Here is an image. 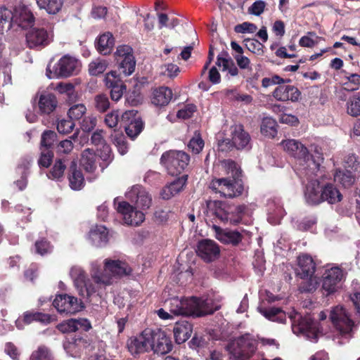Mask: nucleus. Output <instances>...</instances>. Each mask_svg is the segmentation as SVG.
Wrapping results in <instances>:
<instances>
[{
	"mask_svg": "<svg viewBox=\"0 0 360 360\" xmlns=\"http://www.w3.org/2000/svg\"><path fill=\"white\" fill-rule=\"evenodd\" d=\"M347 112L348 115L357 117L360 115V96H353L347 102Z\"/></svg>",
	"mask_w": 360,
	"mask_h": 360,
	"instance_id": "nucleus-54",
	"label": "nucleus"
},
{
	"mask_svg": "<svg viewBox=\"0 0 360 360\" xmlns=\"http://www.w3.org/2000/svg\"><path fill=\"white\" fill-rule=\"evenodd\" d=\"M245 47L252 53L262 55L264 45L257 39H248L244 41Z\"/></svg>",
	"mask_w": 360,
	"mask_h": 360,
	"instance_id": "nucleus-59",
	"label": "nucleus"
},
{
	"mask_svg": "<svg viewBox=\"0 0 360 360\" xmlns=\"http://www.w3.org/2000/svg\"><path fill=\"white\" fill-rule=\"evenodd\" d=\"M96 155L92 149H85L81 155L80 164L87 172H94L96 169Z\"/></svg>",
	"mask_w": 360,
	"mask_h": 360,
	"instance_id": "nucleus-37",
	"label": "nucleus"
},
{
	"mask_svg": "<svg viewBox=\"0 0 360 360\" xmlns=\"http://www.w3.org/2000/svg\"><path fill=\"white\" fill-rule=\"evenodd\" d=\"M345 79L347 82L343 83L344 89L347 91H354L360 87V75L356 73H349L343 70Z\"/></svg>",
	"mask_w": 360,
	"mask_h": 360,
	"instance_id": "nucleus-43",
	"label": "nucleus"
},
{
	"mask_svg": "<svg viewBox=\"0 0 360 360\" xmlns=\"http://www.w3.org/2000/svg\"><path fill=\"white\" fill-rule=\"evenodd\" d=\"M52 250L53 246L51 243L44 238L37 240L34 243V252L41 256L50 254Z\"/></svg>",
	"mask_w": 360,
	"mask_h": 360,
	"instance_id": "nucleus-51",
	"label": "nucleus"
},
{
	"mask_svg": "<svg viewBox=\"0 0 360 360\" xmlns=\"http://www.w3.org/2000/svg\"><path fill=\"white\" fill-rule=\"evenodd\" d=\"M330 319L342 337L347 338L353 337L354 322L344 307L338 305L333 307L330 311Z\"/></svg>",
	"mask_w": 360,
	"mask_h": 360,
	"instance_id": "nucleus-8",
	"label": "nucleus"
},
{
	"mask_svg": "<svg viewBox=\"0 0 360 360\" xmlns=\"http://www.w3.org/2000/svg\"><path fill=\"white\" fill-rule=\"evenodd\" d=\"M193 325L187 321H177L173 328L174 337L176 344L185 342L191 335Z\"/></svg>",
	"mask_w": 360,
	"mask_h": 360,
	"instance_id": "nucleus-26",
	"label": "nucleus"
},
{
	"mask_svg": "<svg viewBox=\"0 0 360 360\" xmlns=\"http://www.w3.org/2000/svg\"><path fill=\"white\" fill-rule=\"evenodd\" d=\"M115 46V38L112 33L108 32L101 34L95 41L98 52L103 56L109 55Z\"/></svg>",
	"mask_w": 360,
	"mask_h": 360,
	"instance_id": "nucleus-28",
	"label": "nucleus"
},
{
	"mask_svg": "<svg viewBox=\"0 0 360 360\" xmlns=\"http://www.w3.org/2000/svg\"><path fill=\"white\" fill-rule=\"evenodd\" d=\"M66 167L65 160L60 158H57L47 174L48 178L52 180L60 181L63 177Z\"/></svg>",
	"mask_w": 360,
	"mask_h": 360,
	"instance_id": "nucleus-39",
	"label": "nucleus"
},
{
	"mask_svg": "<svg viewBox=\"0 0 360 360\" xmlns=\"http://www.w3.org/2000/svg\"><path fill=\"white\" fill-rule=\"evenodd\" d=\"M215 238L221 243L237 246L243 239V236L238 231L222 229L217 225L212 226Z\"/></svg>",
	"mask_w": 360,
	"mask_h": 360,
	"instance_id": "nucleus-19",
	"label": "nucleus"
},
{
	"mask_svg": "<svg viewBox=\"0 0 360 360\" xmlns=\"http://www.w3.org/2000/svg\"><path fill=\"white\" fill-rule=\"evenodd\" d=\"M317 223V217L314 215L304 217L297 224V229L302 231H307L311 229Z\"/></svg>",
	"mask_w": 360,
	"mask_h": 360,
	"instance_id": "nucleus-60",
	"label": "nucleus"
},
{
	"mask_svg": "<svg viewBox=\"0 0 360 360\" xmlns=\"http://www.w3.org/2000/svg\"><path fill=\"white\" fill-rule=\"evenodd\" d=\"M79 130L77 131L70 136V139H65L58 144L56 153L58 155L62 154H69L73 150L74 145L72 143V140H76L78 137Z\"/></svg>",
	"mask_w": 360,
	"mask_h": 360,
	"instance_id": "nucleus-45",
	"label": "nucleus"
},
{
	"mask_svg": "<svg viewBox=\"0 0 360 360\" xmlns=\"http://www.w3.org/2000/svg\"><path fill=\"white\" fill-rule=\"evenodd\" d=\"M150 338L145 335V330L136 337H131L127 341V348L133 356L147 352L150 350Z\"/></svg>",
	"mask_w": 360,
	"mask_h": 360,
	"instance_id": "nucleus-20",
	"label": "nucleus"
},
{
	"mask_svg": "<svg viewBox=\"0 0 360 360\" xmlns=\"http://www.w3.org/2000/svg\"><path fill=\"white\" fill-rule=\"evenodd\" d=\"M160 161L169 175L177 176L188 165L190 156L182 150H169L162 154Z\"/></svg>",
	"mask_w": 360,
	"mask_h": 360,
	"instance_id": "nucleus-5",
	"label": "nucleus"
},
{
	"mask_svg": "<svg viewBox=\"0 0 360 360\" xmlns=\"http://www.w3.org/2000/svg\"><path fill=\"white\" fill-rule=\"evenodd\" d=\"M335 181L340 183L343 187L349 188L355 182V175L352 170L338 169L334 175Z\"/></svg>",
	"mask_w": 360,
	"mask_h": 360,
	"instance_id": "nucleus-38",
	"label": "nucleus"
},
{
	"mask_svg": "<svg viewBox=\"0 0 360 360\" xmlns=\"http://www.w3.org/2000/svg\"><path fill=\"white\" fill-rule=\"evenodd\" d=\"M195 111L196 106L194 104H188L183 109L178 110L176 116L178 118L187 120L191 118Z\"/></svg>",
	"mask_w": 360,
	"mask_h": 360,
	"instance_id": "nucleus-64",
	"label": "nucleus"
},
{
	"mask_svg": "<svg viewBox=\"0 0 360 360\" xmlns=\"http://www.w3.org/2000/svg\"><path fill=\"white\" fill-rule=\"evenodd\" d=\"M41 150V155L38 160V164L40 167L48 168L53 162V151L52 150Z\"/></svg>",
	"mask_w": 360,
	"mask_h": 360,
	"instance_id": "nucleus-57",
	"label": "nucleus"
},
{
	"mask_svg": "<svg viewBox=\"0 0 360 360\" xmlns=\"http://www.w3.org/2000/svg\"><path fill=\"white\" fill-rule=\"evenodd\" d=\"M114 57L120 74L129 76L134 72L136 60L133 54V49L130 46H118L114 53Z\"/></svg>",
	"mask_w": 360,
	"mask_h": 360,
	"instance_id": "nucleus-11",
	"label": "nucleus"
},
{
	"mask_svg": "<svg viewBox=\"0 0 360 360\" xmlns=\"http://www.w3.org/2000/svg\"><path fill=\"white\" fill-rule=\"evenodd\" d=\"M118 110H113L110 112H108L105 117L104 122L109 128L115 129L118 124Z\"/></svg>",
	"mask_w": 360,
	"mask_h": 360,
	"instance_id": "nucleus-63",
	"label": "nucleus"
},
{
	"mask_svg": "<svg viewBox=\"0 0 360 360\" xmlns=\"http://www.w3.org/2000/svg\"><path fill=\"white\" fill-rule=\"evenodd\" d=\"M35 18L32 11L26 6L20 8L18 14L14 15L13 22L22 29L31 27L34 22Z\"/></svg>",
	"mask_w": 360,
	"mask_h": 360,
	"instance_id": "nucleus-32",
	"label": "nucleus"
},
{
	"mask_svg": "<svg viewBox=\"0 0 360 360\" xmlns=\"http://www.w3.org/2000/svg\"><path fill=\"white\" fill-rule=\"evenodd\" d=\"M222 167L227 176L214 179L210 184L211 188L226 198H231L242 195L244 190L241 179L242 170L238 164L233 160H228L223 162Z\"/></svg>",
	"mask_w": 360,
	"mask_h": 360,
	"instance_id": "nucleus-2",
	"label": "nucleus"
},
{
	"mask_svg": "<svg viewBox=\"0 0 360 360\" xmlns=\"http://www.w3.org/2000/svg\"><path fill=\"white\" fill-rule=\"evenodd\" d=\"M142 95L135 90L126 95V103L131 106H137L142 103Z\"/></svg>",
	"mask_w": 360,
	"mask_h": 360,
	"instance_id": "nucleus-62",
	"label": "nucleus"
},
{
	"mask_svg": "<svg viewBox=\"0 0 360 360\" xmlns=\"http://www.w3.org/2000/svg\"><path fill=\"white\" fill-rule=\"evenodd\" d=\"M232 144L237 150H250L251 148V137L242 124L231 127Z\"/></svg>",
	"mask_w": 360,
	"mask_h": 360,
	"instance_id": "nucleus-18",
	"label": "nucleus"
},
{
	"mask_svg": "<svg viewBox=\"0 0 360 360\" xmlns=\"http://www.w3.org/2000/svg\"><path fill=\"white\" fill-rule=\"evenodd\" d=\"M272 96L279 101L296 102L300 99L301 92L292 85H279L274 89Z\"/></svg>",
	"mask_w": 360,
	"mask_h": 360,
	"instance_id": "nucleus-21",
	"label": "nucleus"
},
{
	"mask_svg": "<svg viewBox=\"0 0 360 360\" xmlns=\"http://www.w3.org/2000/svg\"><path fill=\"white\" fill-rule=\"evenodd\" d=\"M345 279L343 270L338 266H333L325 270L321 279V291L323 295L329 296L336 292L342 287Z\"/></svg>",
	"mask_w": 360,
	"mask_h": 360,
	"instance_id": "nucleus-9",
	"label": "nucleus"
},
{
	"mask_svg": "<svg viewBox=\"0 0 360 360\" xmlns=\"http://www.w3.org/2000/svg\"><path fill=\"white\" fill-rule=\"evenodd\" d=\"M136 111L128 110L122 115V121L129 122L124 127V131L131 140H134L144 129L145 124L140 117H134Z\"/></svg>",
	"mask_w": 360,
	"mask_h": 360,
	"instance_id": "nucleus-16",
	"label": "nucleus"
},
{
	"mask_svg": "<svg viewBox=\"0 0 360 360\" xmlns=\"http://www.w3.org/2000/svg\"><path fill=\"white\" fill-rule=\"evenodd\" d=\"M57 134L52 130H45L41 136L40 149L52 150L57 140Z\"/></svg>",
	"mask_w": 360,
	"mask_h": 360,
	"instance_id": "nucleus-44",
	"label": "nucleus"
},
{
	"mask_svg": "<svg viewBox=\"0 0 360 360\" xmlns=\"http://www.w3.org/2000/svg\"><path fill=\"white\" fill-rule=\"evenodd\" d=\"M13 18L14 15L11 10L5 7L0 8V33L11 28Z\"/></svg>",
	"mask_w": 360,
	"mask_h": 360,
	"instance_id": "nucleus-42",
	"label": "nucleus"
},
{
	"mask_svg": "<svg viewBox=\"0 0 360 360\" xmlns=\"http://www.w3.org/2000/svg\"><path fill=\"white\" fill-rule=\"evenodd\" d=\"M302 279V281L299 284L298 287V290L300 292H313L316 290L318 285V281L315 276H309L308 278Z\"/></svg>",
	"mask_w": 360,
	"mask_h": 360,
	"instance_id": "nucleus-48",
	"label": "nucleus"
},
{
	"mask_svg": "<svg viewBox=\"0 0 360 360\" xmlns=\"http://www.w3.org/2000/svg\"><path fill=\"white\" fill-rule=\"evenodd\" d=\"M290 79H284L283 78L281 77L279 75H274L271 77H264L262 80V86L264 88H267L271 85L275 84H279L281 85L282 84L290 82Z\"/></svg>",
	"mask_w": 360,
	"mask_h": 360,
	"instance_id": "nucleus-61",
	"label": "nucleus"
},
{
	"mask_svg": "<svg viewBox=\"0 0 360 360\" xmlns=\"http://www.w3.org/2000/svg\"><path fill=\"white\" fill-rule=\"evenodd\" d=\"M25 37L30 49H41L51 42L49 34L44 28H32L26 33Z\"/></svg>",
	"mask_w": 360,
	"mask_h": 360,
	"instance_id": "nucleus-14",
	"label": "nucleus"
},
{
	"mask_svg": "<svg viewBox=\"0 0 360 360\" xmlns=\"http://www.w3.org/2000/svg\"><path fill=\"white\" fill-rule=\"evenodd\" d=\"M94 106L100 112H105L110 108V101L107 95L98 94L94 97Z\"/></svg>",
	"mask_w": 360,
	"mask_h": 360,
	"instance_id": "nucleus-55",
	"label": "nucleus"
},
{
	"mask_svg": "<svg viewBox=\"0 0 360 360\" xmlns=\"http://www.w3.org/2000/svg\"><path fill=\"white\" fill-rule=\"evenodd\" d=\"M89 238L91 240L93 245L96 247H101L108 243V229L104 226L97 225L90 230L89 233Z\"/></svg>",
	"mask_w": 360,
	"mask_h": 360,
	"instance_id": "nucleus-31",
	"label": "nucleus"
},
{
	"mask_svg": "<svg viewBox=\"0 0 360 360\" xmlns=\"http://www.w3.org/2000/svg\"><path fill=\"white\" fill-rule=\"evenodd\" d=\"M40 9H44L49 14H56L62 8L64 0H36Z\"/></svg>",
	"mask_w": 360,
	"mask_h": 360,
	"instance_id": "nucleus-40",
	"label": "nucleus"
},
{
	"mask_svg": "<svg viewBox=\"0 0 360 360\" xmlns=\"http://www.w3.org/2000/svg\"><path fill=\"white\" fill-rule=\"evenodd\" d=\"M57 329L63 333H75L79 330L88 331L91 328V323L85 319H70L59 323Z\"/></svg>",
	"mask_w": 360,
	"mask_h": 360,
	"instance_id": "nucleus-23",
	"label": "nucleus"
},
{
	"mask_svg": "<svg viewBox=\"0 0 360 360\" xmlns=\"http://www.w3.org/2000/svg\"><path fill=\"white\" fill-rule=\"evenodd\" d=\"M68 178L72 189L78 191L84 186V178L80 169H77L75 161H72L68 169Z\"/></svg>",
	"mask_w": 360,
	"mask_h": 360,
	"instance_id": "nucleus-29",
	"label": "nucleus"
},
{
	"mask_svg": "<svg viewBox=\"0 0 360 360\" xmlns=\"http://www.w3.org/2000/svg\"><path fill=\"white\" fill-rule=\"evenodd\" d=\"M30 360H53V356L50 349L44 346H39L34 351L30 358Z\"/></svg>",
	"mask_w": 360,
	"mask_h": 360,
	"instance_id": "nucleus-50",
	"label": "nucleus"
},
{
	"mask_svg": "<svg viewBox=\"0 0 360 360\" xmlns=\"http://www.w3.org/2000/svg\"><path fill=\"white\" fill-rule=\"evenodd\" d=\"M112 141L121 155H124L127 153L128 145L123 134L115 130V134L112 135Z\"/></svg>",
	"mask_w": 360,
	"mask_h": 360,
	"instance_id": "nucleus-53",
	"label": "nucleus"
},
{
	"mask_svg": "<svg viewBox=\"0 0 360 360\" xmlns=\"http://www.w3.org/2000/svg\"><path fill=\"white\" fill-rule=\"evenodd\" d=\"M277 122L271 117H264L262 120L260 131L266 137L273 139L277 135Z\"/></svg>",
	"mask_w": 360,
	"mask_h": 360,
	"instance_id": "nucleus-41",
	"label": "nucleus"
},
{
	"mask_svg": "<svg viewBox=\"0 0 360 360\" xmlns=\"http://www.w3.org/2000/svg\"><path fill=\"white\" fill-rule=\"evenodd\" d=\"M259 312L268 320L284 323L286 321V315L280 307L260 308Z\"/></svg>",
	"mask_w": 360,
	"mask_h": 360,
	"instance_id": "nucleus-35",
	"label": "nucleus"
},
{
	"mask_svg": "<svg viewBox=\"0 0 360 360\" xmlns=\"http://www.w3.org/2000/svg\"><path fill=\"white\" fill-rule=\"evenodd\" d=\"M205 142L200 133H195L194 136L190 140L188 147L195 154H198L202 150Z\"/></svg>",
	"mask_w": 360,
	"mask_h": 360,
	"instance_id": "nucleus-56",
	"label": "nucleus"
},
{
	"mask_svg": "<svg viewBox=\"0 0 360 360\" xmlns=\"http://www.w3.org/2000/svg\"><path fill=\"white\" fill-rule=\"evenodd\" d=\"M197 253L205 262H211L219 257L220 248L215 241L202 239L198 243Z\"/></svg>",
	"mask_w": 360,
	"mask_h": 360,
	"instance_id": "nucleus-15",
	"label": "nucleus"
},
{
	"mask_svg": "<svg viewBox=\"0 0 360 360\" xmlns=\"http://www.w3.org/2000/svg\"><path fill=\"white\" fill-rule=\"evenodd\" d=\"M172 91L167 86H160L153 90L150 100L151 103L159 107L167 105L172 98Z\"/></svg>",
	"mask_w": 360,
	"mask_h": 360,
	"instance_id": "nucleus-27",
	"label": "nucleus"
},
{
	"mask_svg": "<svg viewBox=\"0 0 360 360\" xmlns=\"http://www.w3.org/2000/svg\"><path fill=\"white\" fill-rule=\"evenodd\" d=\"M127 198L134 202L135 207L143 210L148 209L151 205L152 199L145 188L139 185L134 186L127 193Z\"/></svg>",
	"mask_w": 360,
	"mask_h": 360,
	"instance_id": "nucleus-17",
	"label": "nucleus"
},
{
	"mask_svg": "<svg viewBox=\"0 0 360 360\" xmlns=\"http://www.w3.org/2000/svg\"><path fill=\"white\" fill-rule=\"evenodd\" d=\"M145 335L150 338V349L158 354H166L172 351L173 345L165 332L160 328H146Z\"/></svg>",
	"mask_w": 360,
	"mask_h": 360,
	"instance_id": "nucleus-10",
	"label": "nucleus"
},
{
	"mask_svg": "<svg viewBox=\"0 0 360 360\" xmlns=\"http://www.w3.org/2000/svg\"><path fill=\"white\" fill-rule=\"evenodd\" d=\"M108 66L106 60L100 58L91 61L89 65V73L91 76L103 74Z\"/></svg>",
	"mask_w": 360,
	"mask_h": 360,
	"instance_id": "nucleus-46",
	"label": "nucleus"
},
{
	"mask_svg": "<svg viewBox=\"0 0 360 360\" xmlns=\"http://www.w3.org/2000/svg\"><path fill=\"white\" fill-rule=\"evenodd\" d=\"M75 126V123L70 118L69 120L61 119L58 120L57 130L61 134H68L73 131Z\"/></svg>",
	"mask_w": 360,
	"mask_h": 360,
	"instance_id": "nucleus-58",
	"label": "nucleus"
},
{
	"mask_svg": "<svg viewBox=\"0 0 360 360\" xmlns=\"http://www.w3.org/2000/svg\"><path fill=\"white\" fill-rule=\"evenodd\" d=\"M257 346L256 340L250 334H245L232 340L226 349L236 360H246L255 354Z\"/></svg>",
	"mask_w": 360,
	"mask_h": 360,
	"instance_id": "nucleus-6",
	"label": "nucleus"
},
{
	"mask_svg": "<svg viewBox=\"0 0 360 360\" xmlns=\"http://www.w3.org/2000/svg\"><path fill=\"white\" fill-rule=\"evenodd\" d=\"M322 186L317 179L309 181L304 190V197L307 203L312 205L321 203Z\"/></svg>",
	"mask_w": 360,
	"mask_h": 360,
	"instance_id": "nucleus-22",
	"label": "nucleus"
},
{
	"mask_svg": "<svg viewBox=\"0 0 360 360\" xmlns=\"http://www.w3.org/2000/svg\"><path fill=\"white\" fill-rule=\"evenodd\" d=\"M131 272V269L126 262L120 260L105 259L103 270L94 271L91 273V278H89L86 272L79 268H72L70 276L79 296L89 300L91 295L95 293L98 295L101 290L111 285L113 276L129 275Z\"/></svg>",
	"mask_w": 360,
	"mask_h": 360,
	"instance_id": "nucleus-1",
	"label": "nucleus"
},
{
	"mask_svg": "<svg viewBox=\"0 0 360 360\" xmlns=\"http://www.w3.org/2000/svg\"><path fill=\"white\" fill-rule=\"evenodd\" d=\"M218 309V307H214L213 300L209 298L191 297L169 300V311L174 315L200 317L212 314Z\"/></svg>",
	"mask_w": 360,
	"mask_h": 360,
	"instance_id": "nucleus-4",
	"label": "nucleus"
},
{
	"mask_svg": "<svg viewBox=\"0 0 360 360\" xmlns=\"http://www.w3.org/2000/svg\"><path fill=\"white\" fill-rule=\"evenodd\" d=\"M187 178V175H183L174 179L171 183L166 184L160 192L162 198L164 200H169L175 195L179 193L185 186Z\"/></svg>",
	"mask_w": 360,
	"mask_h": 360,
	"instance_id": "nucleus-24",
	"label": "nucleus"
},
{
	"mask_svg": "<svg viewBox=\"0 0 360 360\" xmlns=\"http://www.w3.org/2000/svg\"><path fill=\"white\" fill-rule=\"evenodd\" d=\"M321 198V202H327L333 205L340 202L342 195L334 184L327 183L322 186Z\"/></svg>",
	"mask_w": 360,
	"mask_h": 360,
	"instance_id": "nucleus-30",
	"label": "nucleus"
},
{
	"mask_svg": "<svg viewBox=\"0 0 360 360\" xmlns=\"http://www.w3.org/2000/svg\"><path fill=\"white\" fill-rule=\"evenodd\" d=\"M246 208L245 205L236 206L221 202H214V209L210 212L221 222L237 224L242 220Z\"/></svg>",
	"mask_w": 360,
	"mask_h": 360,
	"instance_id": "nucleus-7",
	"label": "nucleus"
},
{
	"mask_svg": "<svg viewBox=\"0 0 360 360\" xmlns=\"http://www.w3.org/2000/svg\"><path fill=\"white\" fill-rule=\"evenodd\" d=\"M104 82L105 86L109 89L115 88V86L121 87L126 86V84L120 78V75L117 74L116 71L113 70L108 72L105 75Z\"/></svg>",
	"mask_w": 360,
	"mask_h": 360,
	"instance_id": "nucleus-47",
	"label": "nucleus"
},
{
	"mask_svg": "<svg viewBox=\"0 0 360 360\" xmlns=\"http://www.w3.org/2000/svg\"><path fill=\"white\" fill-rule=\"evenodd\" d=\"M78 61L69 56H63L53 67V72L50 70L49 66L46 68V75L49 78L68 77L77 70Z\"/></svg>",
	"mask_w": 360,
	"mask_h": 360,
	"instance_id": "nucleus-13",
	"label": "nucleus"
},
{
	"mask_svg": "<svg viewBox=\"0 0 360 360\" xmlns=\"http://www.w3.org/2000/svg\"><path fill=\"white\" fill-rule=\"evenodd\" d=\"M316 271V264L311 256L304 255L298 257V267L296 275L300 278L314 276Z\"/></svg>",
	"mask_w": 360,
	"mask_h": 360,
	"instance_id": "nucleus-25",
	"label": "nucleus"
},
{
	"mask_svg": "<svg viewBox=\"0 0 360 360\" xmlns=\"http://www.w3.org/2000/svg\"><path fill=\"white\" fill-rule=\"evenodd\" d=\"M281 143L286 152L297 160L300 165L298 169L302 175L307 179L318 175L323 159L321 153L318 152L317 159H315L313 155H309L307 148L297 140H284Z\"/></svg>",
	"mask_w": 360,
	"mask_h": 360,
	"instance_id": "nucleus-3",
	"label": "nucleus"
},
{
	"mask_svg": "<svg viewBox=\"0 0 360 360\" xmlns=\"http://www.w3.org/2000/svg\"><path fill=\"white\" fill-rule=\"evenodd\" d=\"M145 219V215L141 211L136 210L135 207L131 212L124 217V223L127 225L137 226Z\"/></svg>",
	"mask_w": 360,
	"mask_h": 360,
	"instance_id": "nucleus-49",
	"label": "nucleus"
},
{
	"mask_svg": "<svg viewBox=\"0 0 360 360\" xmlns=\"http://www.w3.org/2000/svg\"><path fill=\"white\" fill-rule=\"evenodd\" d=\"M58 101L56 96L51 93L43 94L39 100V108L41 113L50 114L57 107Z\"/></svg>",
	"mask_w": 360,
	"mask_h": 360,
	"instance_id": "nucleus-33",
	"label": "nucleus"
},
{
	"mask_svg": "<svg viewBox=\"0 0 360 360\" xmlns=\"http://www.w3.org/2000/svg\"><path fill=\"white\" fill-rule=\"evenodd\" d=\"M23 323L29 325L34 321L41 323H49L51 321V316L39 311H27L23 313L22 316Z\"/></svg>",
	"mask_w": 360,
	"mask_h": 360,
	"instance_id": "nucleus-36",
	"label": "nucleus"
},
{
	"mask_svg": "<svg viewBox=\"0 0 360 360\" xmlns=\"http://www.w3.org/2000/svg\"><path fill=\"white\" fill-rule=\"evenodd\" d=\"M302 333L312 340H316L319 333V323L311 318H304L301 320L299 324Z\"/></svg>",
	"mask_w": 360,
	"mask_h": 360,
	"instance_id": "nucleus-34",
	"label": "nucleus"
},
{
	"mask_svg": "<svg viewBox=\"0 0 360 360\" xmlns=\"http://www.w3.org/2000/svg\"><path fill=\"white\" fill-rule=\"evenodd\" d=\"M86 112V106L82 103H79L72 105L68 112V115L69 118L72 120H80L85 116Z\"/></svg>",
	"mask_w": 360,
	"mask_h": 360,
	"instance_id": "nucleus-52",
	"label": "nucleus"
},
{
	"mask_svg": "<svg viewBox=\"0 0 360 360\" xmlns=\"http://www.w3.org/2000/svg\"><path fill=\"white\" fill-rule=\"evenodd\" d=\"M53 306L60 314H74L84 308V303L77 297L68 294L57 295Z\"/></svg>",
	"mask_w": 360,
	"mask_h": 360,
	"instance_id": "nucleus-12",
	"label": "nucleus"
}]
</instances>
